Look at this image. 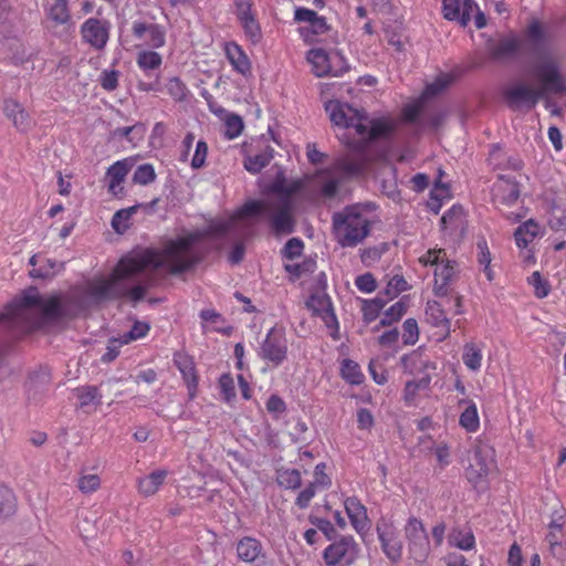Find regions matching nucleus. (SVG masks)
<instances>
[{"label": "nucleus", "mask_w": 566, "mask_h": 566, "mask_svg": "<svg viewBox=\"0 0 566 566\" xmlns=\"http://www.w3.org/2000/svg\"><path fill=\"white\" fill-rule=\"evenodd\" d=\"M322 306V311L319 313L323 318L325 325L333 329L335 333L338 331V322L337 317L332 308V303L328 297H321L317 300Z\"/></svg>", "instance_id": "nucleus-50"}, {"label": "nucleus", "mask_w": 566, "mask_h": 566, "mask_svg": "<svg viewBox=\"0 0 566 566\" xmlns=\"http://www.w3.org/2000/svg\"><path fill=\"white\" fill-rule=\"evenodd\" d=\"M386 305V300H382L381 297H375L373 300H365L363 301V318L366 324H369L374 322L384 306Z\"/></svg>", "instance_id": "nucleus-45"}, {"label": "nucleus", "mask_w": 566, "mask_h": 566, "mask_svg": "<svg viewBox=\"0 0 566 566\" xmlns=\"http://www.w3.org/2000/svg\"><path fill=\"white\" fill-rule=\"evenodd\" d=\"M78 400V408L84 409L90 406H98L102 402V395L95 386H82L73 390Z\"/></svg>", "instance_id": "nucleus-35"}, {"label": "nucleus", "mask_w": 566, "mask_h": 566, "mask_svg": "<svg viewBox=\"0 0 566 566\" xmlns=\"http://www.w3.org/2000/svg\"><path fill=\"white\" fill-rule=\"evenodd\" d=\"M333 234L342 248H355L370 233L371 223L359 206H349L332 217Z\"/></svg>", "instance_id": "nucleus-6"}, {"label": "nucleus", "mask_w": 566, "mask_h": 566, "mask_svg": "<svg viewBox=\"0 0 566 566\" xmlns=\"http://www.w3.org/2000/svg\"><path fill=\"white\" fill-rule=\"evenodd\" d=\"M287 353L289 345L284 329L272 327L260 344L258 356L262 360L277 367L286 360Z\"/></svg>", "instance_id": "nucleus-12"}, {"label": "nucleus", "mask_w": 566, "mask_h": 566, "mask_svg": "<svg viewBox=\"0 0 566 566\" xmlns=\"http://www.w3.org/2000/svg\"><path fill=\"white\" fill-rule=\"evenodd\" d=\"M408 554L416 563H422L430 554V541L422 521L410 516L403 526Z\"/></svg>", "instance_id": "nucleus-9"}, {"label": "nucleus", "mask_w": 566, "mask_h": 566, "mask_svg": "<svg viewBox=\"0 0 566 566\" xmlns=\"http://www.w3.org/2000/svg\"><path fill=\"white\" fill-rule=\"evenodd\" d=\"M340 374L342 377L350 385H360L365 378L359 365L352 359L343 360Z\"/></svg>", "instance_id": "nucleus-43"}, {"label": "nucleus", "mask_w": 566, "mask_h": 566, "mask_svg": "<svg viewBox=\"0 0 566 566\" xmlns=\"http://www.w3.org/2000/svg\"><path fill=\"white\" fill-rule=\"evenodd\" d=\"M409 284L402 275L396 274L391 276L385 287V294L389 298L398 296L400 293L409 290Z\"/></svg>", "instance_id": "nucleus-52"}, {"label": "nucleus", "mask_w": 566, "mask_h": 566, "mask_svg": "<svg viewBox=\"0 0 566 566\" xmlns=\"http://www.w3.org/2000/svg\"><path fill=\"white\" fill-rule=\"evenodd\" d=\"M359 555V546L353 536H342L328 545L323 558L328 566H350Z\"/></svg>", "instance_id": "nucleus-13"}, {"label": "nucleus", "mask_w": 566, "mask_h": 566, "mask_svg": "<svg viewBox=\"0 0 566 566\" xmlns=\"http://www.w3.org/2000/svg\"><path fill=\"white\" fill-rule=\"evenodd\" d=\"M427 321L434 327H441L446 333L450 332V321L444 310L437 301H429L426 306Z\"/></svg>", "instance_id": "nucleus-32"}, {"label": "nucleus", "mask_w": 566, "mask_h": 566, "mask_svg": "<svg viewBox=\"0 0 566 566\" xmlns=\"http://www.w3.org/2000/svg\"><path fill=\"white\" fill-rule=\"evenodd\" d=\"M219 388H220V394H221L223 400L227 403L231 405L237 397V392H235L234 380L230 374H222L220 376Z\"/></svg>", "instance_id": "nucleus-51"}, {"label": "nucleus", "mask_w": 566, "mask_h": 566, "mask_svg": "<svg viewBox=\"0 0 566 566\" xmlns=\"http://www.w3.org/2000/svg\"><path fill=\"white\" fill-rule=\"evenodd\" d=\"M150 329V325L143 321H136L130 331L122 336V343H130L133 340L145 337Z\"/></svg>", "instance_id": "nucleus-57"}, {"label": "nucleus", "mask_w": 566, "mask_h": 566, "mask_svg": "<svg viewBox=\"0 0 566 566\" xmlns=\"http://www.w3.org/2000/svg\"><path fill=\"white\" fill-rule=\"evenodd\" d=\"M533 74L541 83L539 88L525 83H515L504 88V98L512 109H531L547 93L566 94V82L556 61L549 59L541 62L534 67Z\"/></svg>", "instance_id": "nucleus-4"}, {"label": "nucleus", "mask_w": 566, "mask_h": 566, "mask_svg": "<svg viewBox=\"0 0 566 566\" xmlns=\"http://www.w3.org/2000/svg\"><path fill=\"white\" fill-rule=\"evenodd\" d=\"M495 469V450L490 444L479 441L465 468L467 480L474 489L484 490L488 486V476Z\"/></svg>", "instance_id": "nucleus-8"}, {"label": "nucleus", "mask_w": 566, "mask_h": 566, "mask_svg": "<svg viewBox=\"0 0 566 566\" xmlns=\"http://www.w3.org/2000/svg\"><path fill=\"white\" fill-rule=\"evenodd\" d=\"M463 219V209L460 206H452L449 210H447L442 218L441 223L443 228L448 227H458Z\"/></svg>", "instance_id": "nucleus-59"}, {"label": "nucleus", "mask_w": 566, "mask_h": 566, "mask_svg": "<svg viewBox=\"0 0 566 566\" xmlns=\"http://www.w3.org/2000/svg\"><path fill=\"white\" fill-rule=\"evenodd\" d=\"M325 470L326 464L324 462L316 464L314 470V480L312 481V483L319 490L328 489L332 485V480L326 474Z\"/></svg>", "instance_id": "nucleus-63"}, {"label": "nucleus", "mask_w": 566, "mask_h": 566, "mask_svg": "<svg viewBox=\"0 0 566 566\" xmlns=\"http://www.w3.org/2000/svg\"><path fill=\"white\" fill-rule=\"evenodd\" d=\"M102 479L99 474L88 472L87 469L83 468L78 472L76 479V488L85 495L93 494L101 489Z\"/></svg>", "instance_id": "nucleus-33"}, {"label": "nucleus", "mask_w": 566, "mask_h": 566, "mask_svg": "<svg viewBox=\"0 0 566 566\" xmlns=\"http://www.w3.org/2000/svg\"><path fill=\"white\" fill-rule=\"evenodd\" d=\"M273 148L268 146L255 155L247 156L243 163L244 168L251 174H258L270 164L273 159Z\"/></svg>", "instance_id": "nucleus-34"}, {"label": "nucleus", "mask_w": 566, "mask_h": 566, "mask_svg": "<svg viewBox=\"0 0 566 566\" xmlns=\"http://www.w3.org/2000/svg\"><path fill=\"white\" fill-rule=\"evenodd\" d=\"M419 338L417 321L408 318L402 324V340L406 345H413Z\"/></svg>", "instance_id": "nucleus-58"}, {"label": "nucleus", "mask_w": 566, "mask_h": 566, "mask_svg": "<svg viewBox=\"0 0 566 566\" xmlns=\"http://www.w3.org/2000/svg\"><path fill=\"white\" fill-rule=\"evenodd\" d=\"M139 206L135 205L133 207L120 209L116 211L112 219V227L116 232H122L123 230L128 228V221L133 217L134 213L138 210Z\"/></svg>", "instance_id": "nucleus-48"}, {"label": "nucleus", "mask_w": 566, "mask_h": 566, "mask_svg": "<svg viewBox=\"0 0 566 566\" xmlns=\"http://www.w3.org/2000/svg\"><path fill=\"white\" fill-rule=\"evenodd\" d=\"M451 80L448 75L438 76L433 82L427 84L423 91V97H432L440 94L449 84Z\"/></svg>", "instance_id": "nucleus-60"}, {"label": "nucleus", "mask_w": 566, "mask_h": 566, "mask_svg": "<svg viewBox=\"0 0 566 566\" xmlns=\"http://www.w3.org/2000/svg\"><path fill=\"white\" fill-rule=\"evenodd\" d=\"M331 122L340 133L338 139L355 151H363L368 143L387 137L395 129V122L389 117L369 118L365 112L347 103L332 99L325 104Z\"/></svg>", "instance_id": "nucleus-2"}, {"label": "nucleus", "mask_w": 566, "mask_h": 566, "mask_svg": "<svg viewBox=\"0 0 566 566\" xmlns=\"http://www.w3.org/2000/svg\"><path fill=\"white\" fill-rule=\"evenodd\" d=\"M165 86L167 93L175 102H184L189 95L187 85L178 76L168 78Z\"/></svg>", "instance_id": "nucleus-44"}, {"label": "nucleus", "mask_w": 566, "mask_h": 566, "mask_svg": "<svg viewBox=\"0 0 566 566\" xmlns=\"http://www.w3.org/2000/svg\"><path fill=\"white\" fill-rule=\"evenodd\" d=\"M493 200L504 206H513L520 198L518 182L510 176H500L493 185Z\"/></svg>", "instance_id": "nucleus-19"}, {"label": "nucleus", "mask_w": 566, "mask_h": 566, "mask_svg": "<svg viewBox=\"0 0 566 566\" xmlns=\"http://www.w3.org/2000/svg\"><path fill=\"white\" fill-rule=\"evenodd\" d=\"M48 17L57 24H65L70 21L67 0H52L46 4Z\"/></svg>", "instance_id": "nucleus-38"}, {"label": "nucleus", "mask_w": 566, "mask_h": 566, "mask_svg": "<svg viewBox=\"0 0 566 566\" xmlns=\"http://www.w3.org/2000/svg\"><path fill=\"white\" fill-rule=\"evenodd\" d=\"M169 475L167 469H156L150 473L137 479V491L140 495L148 497L155 495L165 484Z\"/></svg>", "instance_id": "nucleus-24"}, {"label": "nucleus", "mask_w": 566, "mask_h": 566, "mask_svg": "<svg viewBox=\"0 0 566 566\" xmlns=\"http://www.w3.org/2000/svg\"><path fill=\"white\" fill-rule=\"evenodd\" d=\"M459 406H463L460 413L459 424L469 433H474L480 429V417L476 403L473 400L461 399Z\"/></svg>", "instance_id": "nucleus-26"}, {"label": "nucleus", "mask_w": 566, "mask_h": 566, "mask_svg": "<svg viewBox=\"0 0 566 566\" xmlns=\"http://www.w3.org/2000/svg\"><path fill=\"white\" fill-rule=\"evenodd\" d=\"M545 541L548 544L551 554L555 558H557L559 560L566 559V541L565 539L556 541V537L553 534V535H546Z\"/></svg>", "instance_id": "nucleus-62"}, {"label": "nucleus", "mask_w": 566, "mask_h": 566, "mask_svg": "<svg viewBox=\"0 0 566 566\" xmlns=\"http://www.w3.org/2000/svg\"><path fill=\"white\" fill-rule=\"evenodd\" d=\"M277 484L286 490H296L302 484L301 472L292 468H282L277 470Z\"/></svg>", "instance_id": "nucleus-40"}, {"label": "nucleus", "mask_w": 566, "mask_h": 566, "mask_svg": "<svg viewBox=\"0 0 566 566\" xmlns=\"http://www.w3.org/2000/svg\"><path fill=\"white\" fill-rule=\"evenodd\" d=\"M316 177L321 182V195L324 198H333L343 179L332 167L317 171Z\"/></svg>", "instance_id": "nucleus-30"}, {"label": "nucleus", "mask_w": 566, "mask_h": 566, "mask_svg": "<svg viewBox=\"0 0 566 566\" xmlns=\"http://www.w3.org/2000/svg\"><path fill=\"white\" fill-rule=\"evenodd\" d=\"M132 33L143 46L148 49H160L166 43V29L158 23L134 21Z\"/></svg>", "instance_id": "nucleus-14"}, {"label": "nucleus", "mask_w": 566, "mask_h": 566, "mask_svg": "<svg viewBox=\"0 0 566 566\" xmlns=\"http://www.w3.org/2000/svg\"><path fill=\"white\" fill-rule=\"evenodd\" d=\"M401 365L406 374L412 376H423L429 374V370H434L436 365L432 364L420 348L401 357Z\"/></svg>", "instance_id": "nucleus-20"}, {"label": "nucleus", "mask_w": 566, "mask_h": 566, "mask_svg": "<svg viewBox=\"0 0 566 566\" xmlns=\"http://www.w3.org/2000/svg\"><path fill=\"white\" fill-rule=\"evenodd\" d=\"M307 61L318 77L340 76L348 70L344 56L338 52L328 53L323 49H312L307 53Z\"/></svg>", "instance_id": "nucleus-10"}, {"label": "nucleus", "mask_w": 566, "mask_h": 566, "mask_svg": "<svg viewBox=\"0 0 566 566\" xmlns=\"http://www.w3.org/2000/svg\"><path fill=\"white\" fill-rule=\"evenodd\" d=\"M528 283L533 286L534 294L538 298L546 297L551 292V285L548 281L543 279L541 273L537 271L533 272L528 277Z\"/></svg>", "instance_id": "nucleus-56"}, {"label": "nucleus", "mask_w": 566, "mask_h": 566, "mask_svg": "<svg viewBox=\"0 0 566 566\" xmlns=\"http://www.w3.org/2000/svg\"><path fill=\"white\" fill-rule=\"evenodd\" d=\"M208 155V145L205 140H198L196 144L195 154L191 158V167L193 169H200L205 166Z\"/></svg>", "instance_id": "nucleus-64"}, {"label": "nucleus", "mask_w": 566, "mask_h": 566, "mask_svg": "<svg viewBox=\"0 0 566 566\" xmlns=\"http://www.w3.org/2000/svg\"><path fill=\"white\" fill-rule=\"evenodd\" d=\"M423 266H432L434 275L433 292L437 296H446L450 285L455 281L457 263L447 258L443 249H430L419 258Z\"/></svg>", "instance_id": "nucleus-7"}, {"label": "nucleus", "mask_w": 566, "mask_h": 566, "mask_svg": "<svg viewBox=\"0 0 566 566\" xmlns=\"http://www.w3.org/2000/svg\"><path fill=\"white\" fill-rule=\"evenodd\" d=\"M111 23L104 19L90 18L81 27L83 40L96 50H103L109 39Z\"/></svg>", "instance_id": "nucleus-15"}, {"label": "nucleus", "mask_w": 566, "mask_h": 566, "mask_svg": "<svg viewBox=\"0 0 566 566\" xmlns=\"http://www.w3.org/2000/svg\"><path fill=\"white\" fill-rule=\"evenodd\" d=\"M3 113L18 130L25 133L31 129L32 118L18 101L7 98L3 102Z\"/></svg>", "instance_id": "nucleus-22"}, {"label": "nucleus", "mask_w": 566, "mask_h": 566, "mask_svg": "<svg viewBox=\"0 0 566 566\" xmlns=\"http://www.w3.org/2000/svg\"><path fill=\"white\" fill-rule=\"evenodd\" d=\"M156 178V172L150 164H144L136 168L133 175V181L137 185L146 186L153 182Z\"/></svg>", "instance_id": "nucleus-55"}, {"label": "nucleus", "mask_w": 566, "mask_h": 566, "mask_svg": "<svg viewBox=\"0 0 566 566\" xmlns=\"http://www.w3.org/2000/svg\"><path fill=\"white\" fill-rule=\"evenodd\" d=\"M431 384L430 374H426L418 379L406 382L402 399L408 406L416 405L421 392L427 391Z\"/></svg>", "instance_id": "nucleus-28"}, {"label": "nucleus", "mask_w": 566, "mask_h": 566, "mask_svg": "<svg viewBox=\"0 0 566 566\" xmlns=\"http://www.w3.org/2000/svg\"><path fill=\"white\" fill-rule=\"evenodd\" d=\"M134 165L135 159L133 157H127L115 161L107 168L105 174V181L107 184L108 192L114 197L124 196L125 192L123 184Z\"/></svg>", "instance_id": "nucleus-16"}, {"label": "nucleus", "mask_w": 566, "mask_h": 566, "mask_svg": "<svg viewBox=\"0 0 566 566\" xmlns=\"http://www.w3.org/2000/svg\"><path fill=\"white\" fill-rule=\"evenodd\" d=\"M345 511L352 526L357 533H365L370 527L367 510L356 496L347 497L344 501Z\"/></svg>", "instance_id": "nucleus-21"}, {"label": "nucleus", "mask_w": 566, "mask_h": 566, "mask_svg": "<svg viewBox=\"0 0 566 566\" xmlns=\"http://www.w3.org/2000/svg\"><path fill=\"white\" fill-rule=\"evenodd\" d=\"M174 363L178 370L181 373L188 387H197L198 378L192 359L184 353H176L174 355Z\"/></svg>", "instance_id": "nucleus-31"}, {"label": "nucleus", "mask_w": 566, "mask_h": 566, "mask_svg": "<svg viewBox=\"0 0 566 566\" xmlns=\"http://www.w3.org/2000/svg\"><path fill=\"white\" fill-rule=\"evenodd\" d=\"M406 311H407V304L402 300L396 302L388 310H386V312L384 313V315L380 319V325L389 326V325L398 322L403 316Z\"/></svg>", "instance_id": "nucleus-47"}, {"label": "nucleus", "mask_w": 566, "mask_h": 566, "mask_svg": "<svg viewBox=\"0 0 566 566\" xmlns=\"http://www.w3.org/2000/svg\"><path fill=\"white\" fill-rule=\"evenodd\" d=\"M146 127L143 124H135L133 126L117 127L113 130V137H125L128 142L133 143L134 139L137 142L144 138Z\"/></svg>", "instance_id": "nucleus-49"}, {"label": "nucleus", "mask_w": 566, "mask_h": 566, "mask_svg": "<svg viewBox=\"0 0 566 566\" xmlns=\"http://www.w3.org/2000/svg\"><path fill=\"white\" fill-rule=\"evenodd\" d=\"M248 216L239 210L228 219L212 220L206 229L189 232L169 240L161 250L143 249L123 256L108 276H99L87 283V294L95 301L128 298L142 301L148 289L155 285L154 272L165 268L170 273H181L199 261L195 245L207 237H221L237 228Z\"/></svg>", "instance_id": "nucleus-1"}, {"label": "nucleus", "mask_w": 566, "mask_h": 566, "mask_svg": "<svg viewBox=\"0 0 566 566\" xmlns=\"http://www.w3.org/2000/svg\"><path fill=\"white\" fill-rule=\"evenodd\" d=\"M224 55L230 63L232 71L248 78L252 75V63L241 45L234 41L223 44Z\"/></svg>", "instance_id": "nucleus-18"}, {"label": "nucleus", "mask_w": 566, "mask_h": 566, "mask_svg": "<svg viewBox=\"0 0 566 566\" xmlns=\"http://www.w3.org/2000/svg\"><path fill=\"white\" fill-rule=\"evenodd\" d=\"M137 66L145 73L158 70L163 64V56L155 49H144L137 53Z\"/></svg>", "instance_id": "nucleus-36"}, {"label": "nucleus", "mask_w": 566, "mask_h": 566, "mask_svg": "<svg viewBox=\"0 0 566 566\" xmlns=\"http://www.w3.org/2000/svg\"><path fill=\"white\" fill-rule=\"evenodd\" d=\"M377 538L384 555L391 563H399L403 555V542L394 521L380 518L376 524Z\"/></svg>", "instance_id": "nucleus-11"}, {"label": "nucleus", "mask_w": 566, "mask_h": 566, "mask_svg": "<svg viewBox=\"0 0 566 566\" xmlns=\"http://www.w3.org/2000/svg\"><path fill=\"white\" fill-rule=\"evenodd\" d=\"M542 235L539 223L534 219H528L521 223L514 231V240L518 249H527V247L538 237Z\"/></svg>", "instance_id": "nucleus-25"}, {"label": "nucleus", "mask_w": 566, "mask_h": 566, "mask_svg": "<svg viewBox=\"0 0 566 566\" xmlns=\"http://www.w3.org/2000/svg\"><path fill=\"white\" fill-rule=\"evenodd\" d=\"M238 17L244 30L245 35L252 43H256L261 39V30L258 21L251 12L250 0H238Z\"/></svg>", "instance_id": "nucleus-23"}, {"label": "nucleus", "mask_w": 566, "mask_h": 566, "mask_svg": "<svg viewBox=\"0 0 566 566\" xmlns=\"http://www.w3.org/2000/svg\"><path fill=\"white\" fill-rule=\"evenodd\" d=\"M482 350L475 344H465L463 348V364L472 371H478L482 364Z\"/></svg>", "instance_id": "nucleus-42"}, {"label": "nucleus", "mask_w": 566, "mask_h": 566, "mask_svg": "<svg viewBox=\"0 0 566 566\" xmlns=\"http://www.w3.org/2000/svg\"><path fill=\"white\" fill-rule=\"evenodd\" d=\"M332 168L342 179H344L359 175L364 170V164L358 160L339 159L332 166Z\"/></svg>", "instance_id": "nucleus-41"}, {"label": "nucleus", "mask_w": 566, "mask_h": 566, "mask_svg": "<svg viewBox=\"0 0 566 566\" xmlns=\"http://www.w3.org/2000/svg\"><path fill=\"white\" fill-rule=\"evenodd\" d=\"M66 315L65 300L61 295L43 296L36 289H29L19 298L8 305L1 319L24 323L28 331L41 328Z\"/></svg>", "instance_id": "nucleus-3"}, {"label": "nucleus", "mask_w": 566, "mask_h": 566, "mask_svg": "<svg viewBox=\"0 0 566 566\" xmlns=\"http://www.w3.org/2000/svg\"><path fill=\"white\" fill-rule=\"evenodd\" d=\"M448 543L461 551H471L475 547V536L468 527H453L448 535Z\"/></svg>", "instance_id": "nucleus-29"}, {"label": "nucleus", "mask_w": 566, "mask_h": 566, "mask_svg": "<svg viewBox=\"0 0 566 566\" xmlns=\"http://www.w3.org/2000/svg\"><path fill=\"white\" fill-rule=\"evenodd\" d=\"M319 489L315 486L312 482L308 483L296 496L295 505L300 509H307L313 497L316 495Z\"/></svg>", "instance_id": "nucleus-61"}, {"label": "nucleus", "mask_w": 566, "mask_h": 566, "mask_svg": "<svg viewBox=\"0 0 566 566\" xmlns=\"http://www.w3.org/2000/svg\"><path fill=\"white\" fill-rule=\"evenodd\" d=\"M224 126H226L224 136L228 139H234L238 136H240V134L243 130V120L237 114H229L226 116Z\"/></svg>", "instance_id": "nucleus-53"}, {"label": "nucleus", "mask_w": 566, "mask_h": 566, "mask_svg": "<svg viewBox=\"0 0 566 566\" xmlns=\"http://www.w3.org/2000/svg\"><path fill=\"white\" fill-rule=\"evenodd\" d=\"M237 554L240 560L253 563L263 556V547L260 541L254 537L245 536L237 544Z\"/></svg>", "instance_id": "nucleus-27"}, {"label": "nucleus", "mask_w": 566, "mask_h": 566, "mask_svg": "<svg viewBox=\"0 0 566 566\" xmlns=\"http://www.w3.org/2000/svg\"><path fill=\"white\" fill-rule=\"evenodd\" d=\"M476 247L479 250V255H478L479 263L484 266V272H485L488 280L492 281L493 272L490 269L492 258H491V252L489 250L486 240L485 239L479 240L476 243Z\"/></svg>", "instance_id": "nucleus-54"}, {"label": "nucleus", "mask_w": 566, "mask_h": 566, "mask_svg": "<svg viewBox=\"0 0 566 566\" xmlns=\"http://www.w3.org/2000/svg\"><path fill=\"white\" fill-rule=\"evenodd\" d=\"M270 191L279 195L275 200H250L239 209V216H258L268 213L270 226L276 234H290L294 231L293 203L291 191L280 181L270 187Z\"/></svg>", "instance_id": "nucleus-5"}, {"label": "nucleus", "mask_w": 566, "mask_h": 566, "mask_svg": "<svg viewBox=\"0 0 566 566\" xmlns=\"http://www.w3.org/2000/svg\"><path fill=\"white\" fill-rule=\"evenodd\" d=\"M64 263L52 259H45L38 268L32 269L29 274L33 279H51L62 272Z\"/></svg>", "instance_id": "nucleus-39"}, {"label": "nucleus", "mask_w": 566, "mask_h": 566, "mask_svg": "<svg viewBox=\"0 0 566 566\" xmlns=\"http://www.w3.org/2000/svg\"><path fill=\"white\" fill-rule=\"evenodd\" d=\"M15 496L13 492L4 486L0 488V520L12 515L15 511Z\"/></svg>", "instance_id": "nucleus-46"}, {"label": "nucleus", "mask_w": 566, "mask_h": 566, "mask_svg": "<svg viewBox=\"0 0 566 566\" xmlns=\"http://www.w3.org/2000/svg\"><path fill=\"white\" fill-rule=\"evenodd\" d=\"M476 9L474 0H443L442 13L449 21H458L462 27H467Z\"/></svg>", "instance_id": "nucleus-17"}, {"label": "nucleus", "mask_w": 566, "mask_h": 566, "mask_svg": "<svg viewBox=\"0 0 566 566\" xmlns=\"http://www.w3.org/2000/svg\"><path fill=\"white\" fill-rule=\"evenodd\" d=\"M520 49V41L515 36H509L499 41L492 49L491 55L496 60L514 56Z\"/></svg>", "instance_id": "nucleus-37"}]
</instances>
